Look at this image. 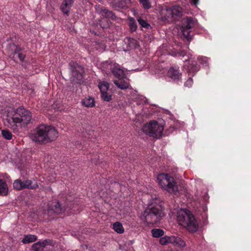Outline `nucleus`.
<instances>
[{"label": "nucleus", "instance_id": "obj_29", "mask_svg": "<svg viewBox=\"0 0 251 251\" xmlns=\"http://www.w3.org/2000/svg\"><path fill=\"white\" fill-rule=\"evenodd\" d=\"M101 12L102 15L105 16L106 18H112L113 16L112 12L106 9H101Z\"/></svg>", "mask_w": 251, "mask_h": 251}, {"label": "nucleus", "instance_id": "obj_9", "mask_svg": "<svg viewBox=\"0 0 251 251\" xmlns=\"http://www.w3.org/2000/svg\"><path fill=\"white\" fill-rule=\"evenodd\" d=\"M197 24V21L191 17H187L182 20L181 31L183 36L188 40L191 39L190 33L191 29Z\"/></svg>", "mask_w": 251, "mask_h": 251}, {"label": "nucleus", "instance_id": "obj_23", "mask_svg": "<svg viewBox=\"0 0 251 251\" xmlns=\"http://www.w3.org/2000/svg\"><path fill=\"white\" fill-rule=\"evenodd\" d=\"M98 86L101 93L107 92L109 89V84L106 81H102L99 82Z\"/></svg>", "mask_w": 251, "mask_h": 251}, {"label": "nucleus", "instance_id": "obj_3", "mask_svg": "<svg viewBox=\"0 0 251 251\" xmlns=\"http://www.w3.org/2000/svg\"><path fill=\"white\" fill-rule=\"evenodd\" d=\"M161 205L149 204L140 216L141 220L147 225L158 223L164 216Z\"/></svg>", "mask_w": 251, "mask_h": 251}, {"label": "nucleus", "instance_id": "obj_14", "mask_svg": "<svg viewBox=\"0 0 251 251\" xmlns=\"http://www.w3.org/2000/svg\"><path fill=\"white\" fill-rule=\"evenodd\" d=\"M105 65H106L108 67H110L113 75L118 79L122 78L124 76L125 73L123 70L117 68V66H115L112 68V65L110 64L106 63Z\"/></svg>", "mask_w": 251, "mask_h": 251}, {"label": "nucleus", "instance_id": "obj_7", "mask_svg": "<svg viewBox=\"0 0 251 251\" xmlns=\"http://www.w3.org/2000/svg\"><path fill=\"white\" fill-rule=\"evenodd\" d=\"M181 8L180 6H175L172 7L164 6L160 10L161 18L163 21L172 20L181 15Z\"/></svg>", "mask_w": 251, "mask_h": 251}, {"label": "nucleus", "instance_id": "obj_22", "mask_svg": "<svg viewBox=\"0 0 251 251\" xmlns=\"http://www.w3.org/2000/svg\"><path fill=\"white\" fill-rule=\"evenodd\" d=\"M114 230L118 233L121 234L124 232V228L120 222H116L113 225Z\"/></svg>", "mask_w": 251, "mask_h": 251}, {"label": "nucleus", "instance_id": "obj_20", "mask_svg": "<svg viewBox=\"0 0 251 251\" xmlns=\"http://www.w3.org/2000/svg\"><path fill=\"white\" fill-rule=\"evenodd\" d=\"M188 71L196 72L199 70V66L197 62L194 60L189 61V65L187 66Z\"/></svg>", "mask_w": 251, "mask_h": 251}, {"label": "nucleus", "instance_id": "obj_31", "mask_svg": "<svg viewBox=\"0 0 251 251\" xmlns=\"http://www.w3.org/2000/svg\"><path fill=\"white\" fill-rule=\"evenodd\" d=\"M144 9H148L151 7V4L149 0H140Z\"/></svg>", "mask_w": 251, "mask_h": 251}, {"label": "nucleus", "instance_id": "obj_15", "mask_svg": "<svg viewBox=\"0 0 251 251\" xmlns=\"http://www.w3.org/2000/svg\"><path fill=\"white\" fill-rule=\"evenodd\" d=\"M171 244L180 248L186 246L185 242L180 237L176 236H171Z\"/></svg>", "mask_w": 251, "mask_h": 251}, {"label": "nucleus", "instance_id": "obj_2", "mask_svg": "<svg viewBox=\"0 0 251 251\" xmlns=\"http://www.w3.org/2000/svg\"><path fill=\"white\" fill-rule=\"evenodd\" d=\"M32 120L31 112L23 107H19L13 116L7 119V126L16 133L19 131L17 124L26 126L29 124Z\"/></svg>", "mask_w": 251, "mask_h": 251}, {"label": "nucleus", "instance_id": "obj_1", "mask_svg": "<svg viewBox=\"0 0 251 251\" xmlns=\"http://www.w3.org/2000/svg\"><path fill=\"white\" fill-rule=\"evenodd\" d=\"M58 136L57 129L52 126L40 125L30 134L29 137L34 142L40 144H46L55 141Z\"/></svg>", "mask_w": 251, "mask_h": 251}, {"label": "nucleus", "instance_id": "obj_11", "mask_svg": "<svg viewBox=\"0 0 251 251\" xmlns=\"http://www.w3.org/2000/svg\"><path fill=\"white\" fill-rule=\"evenodd\" d=\"M52 246V240L45 239L33 244L32 246V251H49L50 247Z\"/></svg>", "mask_w": 251, "mask_h": 251}, {"label": "nucleus", "instance_id": "obj_26", "mask_svg": "<svg viewBox=\"0 0 251 251\" xmlns=\"http://www.w3.org/2000/svg\"><path fill=\"white\" fill-rule=\"evenodd\" d=\"M171 236H165L164 237H161L160 239L159 242L162 245H166L168 244L171 243Z\"/></svg>", "mask_w": 251, "mask_h": 251}, {"label": "nucleus", "instance_id": "obj_21", "mask_svg": "<svg viewBox=\"0 0 251 251\" xmlns=\"http://www.w3.org/2000/svg\"><path fill=\"white\" fill-rule=\"evenodd\" d=\"M82 103L86 107H92L95 106V100L93 98L88 97L82 100Z\"/></svg>", "mask_w": 251, "mask_h": 251}, {"label": "nucleus", "instance_id": "obj_13", "mask_svg": "<svg viewBox=\"0 0 251 251\" xmlns=\"http://www.w3.org/2000/svg\"><path fill=\"white\" fill-rule=\"evenodd\" d=\"M109 4L115 9H123L127 5V2L125 0H111Z\"/></svg>", "mask_w": 251, "mask_h": 251}, {"label": "nucleus", "instance_id": "obj_6", "mask_svg": "<svg viewBox=\"0 0 251 251\" xmlns=\"http://www.w3.org/2000/svg\"><path fill=\"white\" fill-rule=\"evenodd\" d=\"M164 126L155 121H151L145 124L142 130L146 135L156 139L160 138L162 135Z\"/></svg>", "mask_w": 251, "mask_h": 251}, {"label": "nucleus", "instance_id": "obj_24", "mask_svg": "<svg viewBox=\"0 0 251 251\" xmlns=\"http://www.w3.org/2000/svg\"><path fill=\"white\" fill-rule=\"evenodd\" d=\"M152 235L153 237L158 238L164 235V232L161 229H153L151 230Z\"/></svg>", "mask_w": 251, "mask_h": 251}, {"label": "nucleus", "instance_id": "obj_33", "mask_svg": "<svg viewBox=\"0 0 251 251\" xmlns=\"http://www.w3.org/2000/svg\"><path fill=\"white\" fill-rule=\"evenodd\" d=\"M54 211L57 214H60L62 212V209L61 208V205L58 202H57L55 203V204L54 205Z\"/></svg>", "mask_w": 251, "mask_h": 251}, {"label": "nucleus", "instance_id": "obj_4", "mask_svg": "<svg viewBox=\"0 0 251 251\" xmlns=\"http://www.w3.org/2000/svg\"><path fill=\"white\" fill-rule=\"evenodd\" d=\"M177 219L179 224L185 227L189 232L194 233L198 230V224L190 211H181L178 213Z\"/></svg>", "mask_w": 251, "mask_h": 251}, {"label": "nucleus", "instance_id": "obj_35", "mask_svg": "<svg viewBox=\"0 0 251 251\" xmlns=\"http://www.w3.org/2000/svg\"><path fill=\"white\" fill-rule=\"evenodd\" d=\"M199 0H192V3L195 5H197L199 3Z\"/></svg>", "mask_w": 251, "mask_h": 251}, {"label": "nucleus", "instance_id": "obj_12", "mask_svg": "<svg viewBox=\"0 0 251 251\" xmlns=\"http://www.w3.org/2000/svg\"><path fill=\"white\" fill-rule=\"evenodd\" d=\"M114 83L118 88L122 90H125L130 88V85L129 80L127 78H120L118 80H115Z\"/></svg>", "mask_w": 251, "mask_h": 251}, {"label": "nucleus", "instance_id": "obj_10", "mask_svg": "<svg viewBox=\"0 0 251 251\" xmlns=\"http://www.w3.org/2000/svg\"><path fill=\"white\" fill-rule=\"evenodd\" d=\"M13 187L15 189L20 191L24 189H35L38 187V185L36 182L34 183L29 179H26L22 181L21 179H17L13 182Z\"/></svg>", "mask_w": 251, "mask_h": 251}, {"label": "nucleus", "instance_id": "obj_8", "mask_svg": "<svg viewBox=\"0 0 251 251\" xmlns=\"http://www.w3.org/2000/svg\"><path fill=\"white\" fill-rule=\"evenodd\" d=\"M69 65L72 72L71 81L74 83H80L83 79L84 68L76 62H71Z\"/></svg>", "mask_w": 251, "mask_h": 251}, {"label": "nucleus", "instance_id": "obj_5", "mask_svg": "<svg viewBox=\"0 0 251 251\" xmlns=\"http://www.w3.org/2000/svg\"><path fill=\"white\" fill-rule=\"evenodd\" d=\"M157 180L160 187L170 193H176L178 188L174 178L167 174H160L157 176Z\"/></svg>", "mask_w": 251, "mask_h": 251}, {"label": "nucleus", "instance_id": "obj_27", "mask_svg": "<svg viewBox=\"0 0 251 251\" xmlns=\"http://www.w3.org/2000/svg\"><path fill=\"white\" fill-rule=\"evenodd\" d=\"M137 21L138 22L140 25H141V26L143 27L149 28L151 26L150 25L148 24L146 20H144L141 17H139L137 19Z\"/></svg>", "mask_w": 251, "mask_h": 251}, {"label": "nucleus", "instance_id": "obj_17", "mask_svg": "<svg viewBox=\"0 0 251 251\" xmlns=\"http://www.w3.org/2000/svg\"><path fill=\"white\" fill-rule=\"evenodd\" d=\"M74 0H64L61 5V9L62 11L66 14L69 13L71 5L73 3Z\"/></svg>", "mask_w": 251, "mask_h": 251}, {"label": "nucleus", "instance_id": "obj_32", "mask_svg": "<svg viewBox=\"0 0 251 251\" xmlns=\"http://www.w3.org/2000/svg\"><path fill=\"white\" fill-rule=\"evenodd\" d=\"M101 98L102 100L106 101H109L111 100V96L108 94L107 92L101 93Z\"/></svg>", "mask_w": 251, "mask_h": 251}, {"label": "nucleus", "instance_id": "obj_30", "mask_svg": "<svg viewBox=\"0 0 251 251\" xmlns=\"http://www.w3.org/2000/svg\"><path fill=\"white\" fill-rule=\"evenodd\" d=\"M18 57L21 61H23L25 58V54L19 52L15 51L13 55V58H16Z\"/></svg>", "mask_w": 251, "mask_h": 251}, {"label": "nucleus", "instance_id": "obj_16", "mask_svg": "<svg viewBox=\"0 0 251 251\" xmlns=\"http://www.w3.org/2000/svg\"><path fill=\"white\" fill-rule=\"evenodd\" d=\"M168 75L172 79L176 80L180 78L181 74L179 72L178 69L172 67L168 71Z\"/></svg>", "mask_w": 251, "mask_h": 251}, {"label": "nucleus", "instance_id": "obj_36", "mask_svg": "<svg viewBox=\"0 0 251 251\" xmlns=\"http://www.w3.org/2000/svg\"><path fill=\"white\" fill-rule=\"evenodd\" d=\"M179 54H180V55H184V53L181 51L179 52Z\"/></svg>", "mask_w": 251, "mask_h": 251}, {"label": "nucleus", "instance_id": "obj_34", "mask_svg": "<svg viewBox=\"0 0 251 251\" xmlns=\"http://www.w3.org/2000/svg\"><path fill=\"white\" fill-rule=\"evenodd\" d=\"M193 83V80L192 78L189 77L187 80L184 83V86L185 87L190 88L192 86V84Z\"/></svg>", "mask_w": 251, "mask_h": 251}, {"label": "nucleus", "instance_id": "obj_19", "mask_svg": "<svg viewBox=\"0 0 251 251\" xmlns=\"http://www.w3.org/2000/svg\"><path fill=\"white\" fill-rule=\"evenodd\" d=\"M37 237L35 235L28 234L25 235L22 239V242L24 244H28L36 241Z\"/></svg>", "mask_w": 251, "mask_h": 251}, {"label": "nucleus", "instance_id": "obj_28", "mask_svg": "<svg viewBox=\"0 0 251 251\" xmlns=\"http://www.w3.org/2000/svg\"><path fill=\"white\" fill-rule=\"evenodd\" d=\"M1 134L2 136L7 140H11L12 138L11 132L8 130H2Z\"/></svg>", "mask_w": 251, "mask_h": 251}, {"label": "nucleus", "instance_id": "obj_18", "mask_svg": "<svg viewBox=\"0 0 251 251\" xmlns=\"http://www.w3.org/2000/svg\"><path fill=\"white\" fill-rule=\"evenodd\" d=\"M8 192L7 185L5 180L0 179V195L6 196Z\"/></svg>", "mask_w": 251, "mask_h": 251}, {"label": "nucleus", "instance_id": "obj_25", "mask_svg": "<svg viewBox=\"0 0 251 251\" xmlns=\"http://www.w3.org/2000/svg\"><path fill=\"white\" fill-rule=\"evenodd\" d=\"M129 26L130 27V29L132 32L135 31L137 28V25L135 21L133 18H129Z\"/></svg>", "mask_w": 251, "mask_h": 251}]
</instances>
